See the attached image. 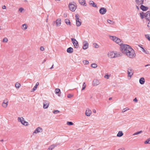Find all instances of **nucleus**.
Instances as JSON below:
<instances>
[{
  "mask_svg": "<svg viewBox=\"0 0 150 150\" xmlns=\"http://www.w3.org/2000/svg\"><path fill=\"white\" fill-rule=\"evenodd\" d=\"M120 50L123 54L129 58H133L136 56L134 50L127 45L124 44L122 45Z\"/></svg>",
  "mask_w": 150,
  "mask_h": 150,
  "instance_id": "obj_1",
  "label": "nucleus"
},
{
  "mask_svg": "<svg viewBox=\"0 0 150 150\" xmlns=\"http://www.w3.org/2000/svg\"><path fill=\"white\" fill-rule=\"evenodd\" d=\"M109 37L110 39L120 46V50H121V46L124 44H123V42L122 40L115 36L109 35Z\"/></svg>",
  "mask_w": 150,
  "mask_h": 150,
  "instance_id": "obj_2",
  "label": "nucleus"
},
{
  "mask_svg": "<svg viewBox=\"0 0 150 150\" xmlns=\"http://www.w3.org/2000/svg\"><path fill=\"white\" fill-rule=\"evenodd\" d=\"M18 120L19 122H21L23 125L28 126L29 125L28 122L26 121L22 117H18Z\"/></svg>",
  "mask_w": 150,
  "mask_h": 150,
  "instance_id": "obj_3",
  "label": "nucleus"
},
{
  "mask_svg": "<svg viewBox=\"0 0 150 150\" xmlns=\"http://www.w3.org/2000/svg\"><path fill=\"white\" fill-rule=\"evenodd\" d=\"M8 99H6L4 100L1 103V106L4 109L6 108L8 105Z\"/></svg>",
  "mask_w": 150,
  "mask_h": 150,
  "instance_id": "obj_4",
  "label": "nucleus"
},
{
  "mask_svg": "<svg viewBox=\"0 0 150 150\" xmlns=\"http://www.w3.org/2000/svg\"><path fill=\"white\" fill-rule=\"evenodd\" d=\"M134 74L133 70L131 68H129L127 70L128 77V79H130Z\"/></svg>",
  "mask_w": 150,
  "mask_h": 150,
  "instance_id": "obj_5",
  "label": "nucleus"
},
{
  "mask_svg": "<svg viewBox=\"0 0 150 150\" xmlns=\"http://www.w3.org/2000/svg\"><path fill=\"white\" fill-rule=\"evenodd\" d=\"M76 21V25L77 26L79 27L80 26L81 24V20L79 18V16L78 15H76L75 16Z\"/></svg>",
  "mask_w": 150,
  "mask_h": 150,
  "instance_id": "obj_6",
  "label": "nucleus"
},
{
  "mask_svg": "<svg viewBox=\"0 0 150 150\" xmlns=\"http://www.w3.org/2000/svg\"><path fill=\"white\" fill-rule=\"evenodd\" d=\"M42 131V129L40 127H38L36 128L34 131L33 132V135H35L37 133H40Z\"/></svg>",
  "mask_w": 150,
  "mask_h": 150,
  "instance_id": "obj_7",
  "label": "nucleus"
},
{
  "mask_svg": "<svg viewBox=\"0 0 150 150\" xmlns=\"http://www.w3.org/2000/svg\"><path fill=\"white\" fill-rule=\"evenodd\" d=\"M76 7L77 6L76 4H69V8L70 10L72 11H75Z\"/></svg>",
  "mask_w": 150,
  "mask_h": 150,
  "instance_id": "obj_8",
  "label": "nucleus"
},
{
  "mask_svg": "<svg viewBox=\"0 0 150 150\" xmlns=\"http://www.w3.org/2000/svg\"><path fill=\"white\" fill-rule=\"evenodd\" d=\"M83 45L82 48L83 50H86L88 48L89 43L87 41L83 40Z\"/></svg>",
  "mask_w": 150,
  "mask_h": 150,
  "instance_id": "obj_9",
  "label": "nucleus"
},
{
  "mask_svg": "<svg viewBox=\"0 0 150 150\" xmlns=\"http://www.w3.org/2000/svg\"><path fill=\"white\" fill-rule=\"evenodd\" d=\"M71 39L74 46L75 48H78L79 47V45L77 41L74 38H72Z\"/></svg>",
  "mask_w": 150,
  "mask_h": 150,
  "instance_id": "obj_10",
  "label": "nucleus"
},
{
  "mask_svg": "<svg viewBox=\"0 0 150 150\" xmlns=\"http://www.w3.org/2000/svg\"><path fill=\"white\" fill-rule=\"evenodd\" d=\"M100 83L99 80L96 79L93 80L92 82V85L93 86H97Z\"/></svg>",
  "mask_w": 150,
  "mask_h": 150,
  "instance_id": "obj_11",
  "label": "nucleus"
},
{
  "mask_svg": "<svg viewBox=\"0 0 150 150\" xmlns=\"http://www.w3.org/2000/svg\"><path fill=\"white\" fill-rule=\"evenodd\" d=\"M107 55L110 58H115V54H114V52L109 51L108 52Z\"/></svg>",
  "mask_w": 150,
  "mask_h": 150,
  "instance_id": "obj_12",
  "label": "nucleus"
},
{
  "mask_svg": "<svg viewBox=\"0 0 150 150\" xmlns=\"http://www.w3.org/2000/svg\"><path fill=\"white\" fill-rule=\"evenodd\" d=\"M85 115L87 117H90L92 114V111L89 108H87L85 111Z\"/></svg>",
  "mask_w": 150,
  "mask_h": 150,
  "instance_id": "obj_13",
  "label": "nucleus"
},
{
  "mask_svg": "<svg viewBox=\"0 0 150 150\" xmlns=\"http://www.w3.org/2000/svg\"><path fill=\"white\" fill-rule=\"evenodd\" d=\"M50 104L49 102L45 101L43 103V108L44 109H47L48 108Z\"/></svg>",
  "mask_w": 150,
  "mask_h": 150,
  "instance_id": "obj_14",
  "label": "nucleus"
},
{
  "mask_svg": "<svg viewBox=\"0 0 150 150\" xmlns=\"http://www.w3.org/2000/svg\"><path fill=\"white\" fill-rule=\"evenodd\" d=\"M107 11L106 9L104 8H101L99 10V12L102 15L104 14Z\"/></svg>",
  "mask_w": 150,
  "mask_h": 150,
  "instance_id": "obj_15",
  "label": "nucleus"
},
{
  "mask_svg": "<svg viewBox=\"0 0 150 150\" xmlns=\"http://www.w3.org/2000/svg\"><path fill=\"white\" fill-rule=\"evenodd\" d=\"M145 17L146 19L149 21L150 20V12L149 11H147L146 12L145 15Z\"/></svg>",
  "mask_w": 150,
  "mask_h": 150,
  "instance_id": "obj_16",
  "label": "nucleus"
},
{
  "mask_svg": "<svg viewBox=\"0 0 150 150\" xmlns=\"http://www.w3.org/2000/svg\"><path fill=\"white\" fill-rule=\"evenodd\" d=\"M61 19L59 18L57 19L56 21V26H57L60 25L61 24Z\"/></svg>",
  "mask_w": 150,
  "mask_h": 150,
  "instance_id": "obj_17",
  "label": "nucleus"
},
{
  "mask_svg": "<svg viewBox=\"0 0 150 150\" xmlns=\"http://www.w3.org/2000/svg\"><path fill=\"white\" fill-rule=\"evenodd\" d=\"M79 2L80 4L84 6H86V3L85 0H79Z\"/></svg>",
  "mask_w": 150,
  "mask_h": 150,
  "instance_id": "obj_18",
  "label": "nucleus"
},
{
  "mask_svg": "<svg viewBox=\"0 0 150 150\" xmlns=\"http://www.w3.org/2000/svg\"><path fill=\"white\" fill-rule=\"evenodd\" d=\"M115 58L120 57L122 56V54L119 52H114Z\"/></svg>",
  "mask_w": 150,
  "mask_h": 150,
  "instance_id": "obj_19",
  "label": "nucleus"
},
{
  "mask_svg": "<svg viewBox=\"0 0 150 150\" xmlns=\"http://www.w3.org/2000/svg\"><path fill=\"white\" fill-rule=\"evenodd\" d=\"M139 82L141 85L144 84L145 82V79L144 77L140 78L139 80Z\"/></svg>",
  "mask_w": 150,
  "mask_h": 150,
  "instance_id": "obj_20",
  "label": "nucleus"
},
{
  "mask_svg": "<svg viewBox=\"0 0 150 150\" xmlns=\"http://www.w3.org/2000/svg\"><path fill=\"white\" fill-rule=\"evenodd\" d=\"M123 135V133L122 131H120L118 132L117 136L118 137H121Z\"/></svg>",
  "mask_w": 150,
  "mask_h": 150,
  "instance_id": "obj_21",
  "label": "nucleus"
},
{
  "mask_svg": "<svg viewBox=\"0 0 150 150\" xmlns=\"http://www.w3.org/2000/svg\"><path fill=\"white\" fill-rule=\"evenodd\" d=\"M67 52L69 53H71L73 52V48L71 47H69L67 50Z\"/></svg>",
  "mask_w": 150,
  "mask_h": 150,
  "instance_id": "obj_22",
  "label": "nucleus"
},
{
  "mask_svg": "<svg viewBox=\"0 0 150 150\" xmlns=\"http://www.w3.org/2000/svg\"><path fill=\"white\" fill-rule=\"evenodd\" d=\"M28 26L26 24H24L22 25L21 29L23 30H25L28 28Z\"/></svg>",
  "mask_w": 150,
  "mask_h": 150,
  "instance_id": "obj_23",
  "label": "nucleus"
},
{
  "mask_svg": "<svg viewBox=\"0 0 150 150\" xmlns=\"http://www.w3.org/2000/svg\"><path fill=\"white\" fill-rule=\"evenodd\" d=\"M56 146L55 144H52L49 147L47 150H52L56 147Z\"/></svg>",
  "mask_w": 150,
  "mask_h": 150,
  "instance_id": "obj_24",
  "label": "nucleus"
},
{
  "mask_svg": "<svg viewBox=\"0 0 150 150\" xmlns=\"http://www.w3.org/2000/svg\"><path fill=\"white\" fill-rule=\"evenodd\" d=\"M136 3L138 5H140L142 4L143 0H135Z\"/></svg>",
  "mask_w": 150,
  "mask_h": 150,
  "instance_id": "obj_25",
  "label": "nucleus"
},
{
  "mask_svg": "<svg viewBox=\"0 0 150 150\" xmlns=\"http://www.w3.org/2000/svg\"><path fill=\"white\" fill-rule=\"evenodd\" d=\"M89 4L91 5H92V6L94 7H97L96 5V4L94 2L92 1H89Z\"/></svg>",
  "mask_w": 150,
  "mask_h": 150,
  "instance_id": "obj_26",
  "label": "nucleus"
},
{
  "mask_svg": "<svg viewBox=\"0 0 150 150\" xmlns=\"http://www.w3.org/2000/svg\"><path fill=\"white\" fill-rule=\"evenodd\" d=\"M39 83L38 82H37L36 83L35 85L34 86V87H33V88L32 89V91H34L37 89L38 86L39 85Z\"/></svg>",
  "mask_w": 150,
  "mask_h": 150,
  "instance_id": "obj_27",
  "label": "nucleus"
},
{
  "mask_svg": "<svg viewBox=\"0 0 150 150\" xmlns=\"http://www.w3.org/2000/svg\"><path fill=\"white\" fill-rule=\"evenodd\" d=\"M144 11H145L147 9V8L146 7L144 6L143 5H141L140 7Z\"/></svg>",
  "mask_w": 150,
  "mask_h": 150,
  "instance_id": "obj_28",
  "label": "nucleus"
},
{
  "mask_svg": "<svg viewBox=\"0 0 150 150\" xmlns=\"http://www.w3.org/2000/svg\"><path fill=\"white\" fill-rule=\"evenodd\" d=\"M15 86L16 88H19L21 87V84L18 82H16L15 83Z\"/></svg>",
  "mask_w": 150,
  "mask_h": 150,
  "instance_id": "obj_29",
  "label": "nucleus"
},
{
  "mask_svg": "<svg viewBox=\"0 0 150 150\" xmlns=\"http://www.w3.org/2000/svg\"><path fill=\"white\" fill-rule=\"evenodd\" d=\"M142 132H143V131H142V130L140 131L137 132H136L132 134V135L133 136H134V135H138V134H141Z\"/></svg>",
  "mask_w": 150,
  "mask_h": 150,
  "instance_id": "obj_30",
  "label": "nucleus"
},
{
  "mask_svg": "<svg viewBox=\"0 0 150 150\" xmlns=\"http://www.w3.org/2000/svg\"><path fill=\"white\" fill-rule=\"evenodd\" d=\"M145 144H150V138L147 139L144 142Z\"/></svg>",
  "mask_w": 150,
  "mask_h": 150,
  "instance_id": "obj_31",
  "label": "nucleus"
},
{
  "mask_svg": "<svg viewBox=\"0 0 150 150\" xmlns=\"http://www.w3.org/2000/svg\"><path fill=\"white\" fill-rule=\"evenodd\" d=\"M91 67L95 68L97 67L98 65L96 64L93 63L91 64Z\"/></svg>",
  "mask_w": 150,
  "mask_h": 150,
  "instance_id": "obj_32",
  "label": "nucleus"
},
{
  "mask_svg": "<svg viewBox=\"0 0 150 150\" xmlns=\"http://www.w3.org/2000/svg\"><path fill=\"white\" fill-rule=\"evenodd\" d=\"M65 23L67 24L71 25V22L68 19H66L65 20Z\"/></svg>",
  "mask_w": 150,
  "mask_h": 150,
  "instance_id": "obj_33",
  "label": "nucleus"
},
{
  "mask_svg": "<svg viewBox=\"0 0 150 150\" xmlns=\"http://www.w3.org/2000/svg\"><path fill=\"white\" fill-rule=\"evenodd\" d=\"M107 21L108 23H109L111 25L114 24L115 23V22L114 21L110 20H107Z\"/></svg>",
  "mask_w": 150,
  "mask_h": 150,
  "instance_id": "obj_34",
  "label": "nucleus"
},
{
  "mask_svg": "<svg viewBox=\"0 0 150 150\" xmlns=\"http://www.w3.org/2000/svg\"><path fill=\"white\" fill-rule=\"evenodd\" d=\"M145 38L149 40L150 41V35L145 34L144 35Z\"/></svg>",
  "mask_w": 150,
  "mask_h": 150,
  "instance_id": "obj_35",
  "label": "nucleus"
},
{
  "mask_svg": "<svg viewBox=\"0 0 150 150\" xmlns=\"http://www.w3.org/2000/svg\"><path fill=\"white\" fill-rule=\"evenodd\" d=\"M86 87V83L84 82L83 83V84L82 85V89L81 90L83 91L85 89Z\"/></svg>",
  "mask_w": 150,
  "mask_h": 150,
  "instance_id": "obj_36",
  "label": "nucleus"
},
{
  "mask_svg": "<svg viewBox=\"0 0 150 150\" xmlns=\"http://www.w3.org/2000/svg\"><path fill=\"white\" fill-rule=\"evenodd\" d=\"M93 47L95 48H98L99 47V45L96 43H93Z\"/></svg>",
  "mask_w": 150,
  "mask_h": 150,
  "instance_id": "obj_37",
  "label": "nucleus"
},
{
  "mask_svg": "<svg viewBox=\"0 0 150 150\" xmlns=\"http://www.w3.org/2000/svg\"><path fill=\"white\" fill-rule=\"evenodd\" d=\"M55 93L57 94L60 91V90L59 88H56L55 89Z\"/></svg>",
  "mask_w": 150,
  "mask_h": 150,
  "instance_id": "obj_38",
  "label": "nucleus"
},
{
  "mask_svg": "<svg viewBox=\"0 0 150 150\" xmlns=\"http://www.w3.org/2000/svg\"><path fill=\"white\" fill-rule=\"evenodd\" d=\"M67 124L68 125H74V124L72 122H67Z\"/></svg>",
  "mask_w": 150,
  "mask_h": 150,
  "instance_id": "obj_39",
  "label": "nucleus"
},
{
  "mask_svg": "<svg viewBox=\"0 0 150 150\" xmlns=\"http://www.w3.org/2000/svg\"><path fill=\"white\" fill-rule=\"evenodd\" d=\"M129 110V108H124L123 109H122V112H124L125 111H127V110Z\"/></svg>",
  "mask_w": 150,
  "mask_h": 150,
  "instance_id": "obj_40",
  "label": "nucleus"
},
{
  "mask_svg": "<svg viewBox=\"0 0 150 150\" xmlns=\"http://www.w3.org/2000/svg\"><path fill=\"white\" fill-rule=\"evenodd\" d=\"M83 63L84 65H86L89 64V62L87 60H84L83 61Z\"/></svg>",
  "mask_w": 150,
  "mask_h": 150,
  "instance_id": "obj_41",
  "label": "nucleus"
},
{
  "mask_svg": "<svg viewBox=\"0 0 150 150\" xmlns=\"http://www.w3.org/2000/svg\"><path fill=\"white\" fill-rule=\"evenodd\" d=\"M142 48V51L145 53L146 54H148V52L146 50H145V49L142 47H141Z\"/></svg>",
  "mask_w": 150,
  "mask_h": 150,
  "instance_id": "obj_42",
  "label": "nucleus"
},
{
  "mask_svg": "<svg viewBox=\"0 0 150 150\" xmlns=\"http://www.w3.org/2000/svg\"><path fill=\"white\" fill-rule=\"evenodd\" d=\"M110 76V75H108V74H107L105 75L104 77L105 78H106L107 79H108L109 78Z\"/></svg>",
  "mask_w": 150,
  "mask_h": 150,
  "instance_id": "obj_43",
  "label": "nucleus"
},
{
  "mask_svg": "<svg viewBox=\"0 0 150 150\" xmlns=\"http://www.w3.org/2000/svg\"><path fill=\"white\" fill-rule=\"evenodd\" d=\"M8 41V39L6 38H5L3 39V42H7Z\"/></svg>",
  "mask_w": 150,
  "mask_h": 150,
  "instance_id": "obj_44",
  "label": "nucleus"
},
{
  "mask_svg": "<svg viewBox=\"0 0 150 150\" xmlns=\"http://www.w3.org/2000/svg\"><path fill=\"white\" fill-rule=\"evenodd\" d=\"M53 113L55 114H57L60 111L58 110H54L53 111Z\"/></svg>",
  "mask_w": 150,
  "mask_h": 150,
  "instance_id": "obj_45",
  "label": "nucleus"
},
{
  "mask_svg": "<svg viewBox=\"0 0 150 150\" xmlns=\"http://www.w3.org/2000/svg\"><path fill=\"white\" fill-rule=\"evenodd\" d=\"M73 95L70 94H68L67 96V97L68 98H70L73 97Z\"/></svg>",
  "mask_w": 150,
  "mask_h": 150,
  "instance_id": "obj_46",
  "label": "nucleus"
},
{
  "mask_svg": "<svg viewBox=\"0 0 150 150\" xmlns=\"http://www.w3.org/2000/svg\"><path fill=\"white\" fill-rule=\"evenodd\" d=\"M24 9L22 8H21L19 9V11L20 12H22L23 10Z\"/></svg>",
  "mask_w": 150,
  "mask_h": 150,
  "instance_id": "obj_47",
  "label": "nucleus"
},
{
  "mask_svg": "<svg viewBox=\"0 0 150 150\" xmlns=\"http://www.w3.org/2000/svg\"><path fill=\"white\" fill-rule=\"evenodd\" d=\"M40 49L41 51H43L44 50V47L43 46H41L40 47Z\"/></svg>",
  "mask_w": 150,
  "mask_h": 150,
  "instance_id": "obj_48",
  "label": "nucleus"
},
{
  "mask_svg": "<svg viewBox=\"0 0 150 150\" xmlns=\"http://www.w3.org/2000/svg\"><path fill=\"white\" fill-rule=\"evenodd\" d=\"M147 26L149 28L150 30V21L148 23Z\"/></svg>",
  "mask_w": 150,
  "mask_h": 150,
  "instance_id": "obj_49",
  "label": "nucleus"
},
{
  "mask_svg": "<svg viewBox=\"0 0 150 150\" xmlns=\"http://www.w3.org/2000/svg\"><path fill=\"white\" fill-rule=\"evenodd\" d=\"M93 112L94 113H96V110L95 109L93 110Z\"/></svg>",
  "mask_w": 150,
  "mask_h": 150,
  "instance_id": "obj_50",
  "label": "nucleus"
},
{
  "mask_svg": "<svg viewBox=\"0 0 150 150\" xmlns=\"http://www.w3.org/2000/svg\"><path fill=\"white\" fill-rule=\"evenodd\" d=\"M117 150H125V149L124 148H120L119 149H118Z\"/></svg>",
  "mask_w": 150,
  "mask_h": 150,
  "instance_id": "obj_51",
  "label": "nucleus"
},
{
  "mask_svg": "<svg viewBox=\"0 0 150 150\" xmlns=\"http://www.w3.org/2000/svg\"><path fill=\"white\" fill-rule=\"evenodd\" d=\"M2 8L3 9H6V6L5 5H4V6H2Z\"/></svg>",
  "mask_w": 150,
  "mask_h": 150,
  "instance_id": "obj_52",
  "label": "nucleus"
},
{
  "mask_svg": "<svg viewBox=\"0 0 150 150\" xmlns=\"http://www.w3.org/2000/svg\"><path fill=\"white\" fill-rule=\"evenodd\" d=\"M134 101L137 102V99L136 98L134 99Z\"/></svg>",
  "mask_w": 150,
  "mask_h": 150,
  "instance_id": "obj_53",
  "label": "nucleus"
},
{
  "mask_svg": "<svg viewBox=\"0 0 150 150\" xmlns=\"http://www.w3.org/2000/svg\"><path fill=\"white\" fill-rule=\"evenodd\" d=\"M140 15H141V18H143L144 17H143V16H142V13H140Z\"/></svg>",
  "mask_w": 150,
  "mask_h": 150,
  "instance_id": "obj_54",
  "label": "nucleus"
},
{
  "mask_svg": "<svg viewBox=\"0 0 150 150\" xmlns=\"http://www.w3.org/2000/svg\"><path fill=\"white\" fill-rule=\"evenodd\" d=\"M54 64H53L52 67L50 68V69H52L53 68Z\"/></svg>",
  "mask_w": 150,
  "mask_h": 150,
  "instance_id": "obj_55",
  "label": "nucleus"
},
{
  "mask_svg": "<svg viewBox=\"0 0 150 150\" xmlns=\"http://www.w3.org/2000/svg\"><path fill=\"white\" fill-rule=\"evenodd\" d=\"M23 0L24 2H28L27 0Z\"/></svg>",
  "mask_w": 150,
  "mask_h": 150,
  "instance_id": "obj_56",
  "label": "nucleus"
},
{
  "mask_svg": "<svg viewBox=\"0 0 150 150\" xmlns=\"http://www.w3.org/2000/svg\"><path fill=\"white\" fill-rule=\"evenodd\" d=\"M4 141V140L3 139H1V140H0V142H2Z\"/></svg>",
  "mask_w": 150,
  "mask_h": 150,
  "instance_id": "obj_57",
  "label": "nucleus"
},
{
  "mask_svg": "<svg viewBox=\"0 0 150 150\" xmlns=\"http://www.w3.org/2000/svg\"><path fill=\"white\" fill-rule=\"evenodd\" d=\"M111 99H112V98H109V100H111Z\"/></svg>",
  "mask_w": 150,
  "mask_h": 150,
  "instance_id": "obj_58",
  "label": "nucleus"
},
{
  "mask_svg": "<svg viewBox=\"0 0 150 150\" xmlns=\"http://www.w3.org/2000/svg\"><path fill=\"white\" fill-rule=\"evenodd\" d=\"M58 95L59 96H60V95L59 94Z\"/></svg>",
  "mask_w": 150,
  "mask_h": 150,
  "instance_id": "obj_59",
  "label": "nucleus"
},
{
  "mask_svg": "<svg viewBox=\"0 0 150 150\" xmlns=\"http://www.w3.org/2000/svg\"><path fill=\"white\" fill-rule=\"evenodd\" d=\"M148 65H146L145 66V67H146V66H148Z\"/></svg>",
  "mask_w": 150,
  "mask_h": 150,
  "instance_id": "obj_60",
  "label": "nucleus"
},
{
  "mask_svg": "<svg viewBox=\"0 0 150 150\" xmlns=\"http://www.w3.org/2000/svg\"><path fill=\"white\" fill-rule=\"evenodd\" d=\"M1 30V27H0V30Z\"/></svg>",
  "mask_w": 150,
  "mask_h": 150,
  "instance_id": "obj_61",
  "label": "nucleus"
},
{
  "mask_svg": "<svg viewBox=\"0 0 150 150\" xmlns=\"http://www.w3.org/2000/svg\"><path fill=\"white\" fill-rule=\"evenodd\" d=\"M137 8H138V6H137Z\"/></svg>",
  "mask_w": 150,
  "mask_h": 150,
  "instance_id": "obj_62",
  "label": "nucleus"
}]
</instances>
